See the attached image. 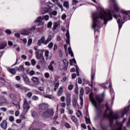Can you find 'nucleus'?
I'll return each mask as SVG.
<instances>
[{
  "label": "nucleus",
  "mask_w": 130,
  "mask_h": 130,
  "mask_svg": "<svg viewBox=\"0 0 130 130\" xmlns=\"http://www.w3.org/2000/svg\"><path fill=\"white\" fill-rule=\"evenodd\" d=\"M109 4L110 6V10L107 12L105 11L104 8L103 7H99L98 10L99 12H93L92 15V28L94 30V36L97 38L96 36V32L99 33V29L101 27V22L100 20H103L105 25L107 24L109 21L112 20V15L114 18L117 20L118 25L119 31H120L122 25L124 24L125 21H127V17H130V11H125L124 10H121L122 18L120 15H114V11L112 9H114L116 12H118L120 10V8L118 6V4L116 3V0H109Z\"/></svg>",
  "instance_id": "f257e3e1"
},
{
  "label": "nucleus",
  "mask_w": 130,
  "mask_h": 130,
  "mask_svg": "<svg viewBox=\"0 0 130 130\" xmlns=\"http://www.w3.org/2000/svg\"><path fill=\"white\" fill-rule=\"evenodd\" d=\"M104 96H105L104 93L102 94L101 95L96 94L95 100L94 96H93V92H91L89 94V99L96 109L98 110L100 108V103L103 101V97H104Z\"/></svg>",
  "instance_id": "f03ea898"
},
{
  "label": "nucleus",
  "mask_w": 130,
  "mask_h": 130,
  "mask_svg": "<svg viewBox=\"0 0 130 130\" xmlns=\"http://www.w3.org/2000/svg\"><path fill=\"white\" fill-rule=\"evenodd\" d=\"M105 107L106 108V112L108 111L109 114H105L104 115V117L105 118H108L111 124L112 123V122H113V120H114V119L117 120V119H119V118H120V116H119L118 114H115L113 115V112L110 107H109V106H108V104H105Z\"/></svg>",
  "instance_id": "7ed1b4c3"
},
{
  "label": "nucleus",
  "mask_w": 130,
  "mask_h": 130,
  "mask_svg": "<svg viewBox=\"0 0 130 130\" xmlns=\"http://www.w3.org/2000/svg\"><path fill=\"white\" fill-rule=\"evenodd\" d=\"M110 87V93L111 94V96H112V99L113 100L114 99V96L115 94L114 93V91L113 90V88H112V84H111V80H109L106 83H103L102 84H99V86L102 87V88H106L107 87V85H108Z\"/></svg>",
  "instance_id": "20e7f679"
},
{
  "label": "nucleus",
  "mask_w": 130,
  "mask_h": 130,
  "mask_svg": "<svg viewBox=\"0 0 130 130\" xmlns=\"http://www.w3.org/2000/svg\"><path fill=\"white\" fill-rule=\"evenodd\" d=\"M31 104V101L28 102L26 99H24V104H23V111L25 113L28 112V110L30 109V104Z\"/></svg>",
  "instance_id": "39448f33"
},
{
  "label": "nucleus",
  "mask_w": 130,
  "mask_h": 130,
  "mask_svg": "<svg viewBox=\"0 0 130 130\" xmlns=\"http://www.w3.org/2000/svg\"><path fill=\"white\" fill-rule=\"evenodd\" d=\"M54 112L52 110H48L43 114V116L45 118H50L53 116Z\"/></svg>",
  "instance_id": "423d86ee"
},
{
  "label": "nucleus",
  "mask_w": 130,
  "mask_h": 130,
  "mask_svg": "<svg viewBox=\"0 0 130 130\" xmlns=\"http://www.w3.org/2000/svg\"><path fill=\"white\" fill-rule=\"evenodd\" d=\"M80 95L79 96L80 99V106H83V104H84V99H83V95H84V93H85V89L83 87H81L80 90Z\"/></svg>",
  "instance_id": "0eeeda50"
},
{
  "label": "nucleus",
  "mask_w": 130,
  "mask_h": 130,
  "mask_svg": "<svg viewBox=\"0 0 130 130\" xmlns=\"http://www.w3.org/2000/svg\"><path fill=\"white\" fill-rule=\"evenodd\" d=\"M8 46V43L4 39L0 40V50L5 49Z\"/></svg>",
  "instance_id": "6e6552de"
},
{
  "label": "nucleus",
  "mask_w": 130,
  "mask_h": 130,
  "mask_svg": "<svg viewBox=\"0 0 130 130\" xmlns=\"http://www.w3.org/2000/svg\"><path fill=\"white\" fill-rule=\"evenodd\" d=\"M36 57L37 59H39L41 57L44 56L43 55V50H41L40 51H37V52H35Z\"/></svg>",
  "instance_id": "1a4fd4ad"
},
{
  "label": "nucleus",
  "mask_w": 130,
  "mask_h": 130,
  "mask_svg": "<svg viewBox=\"0 0 130 130\" xmlns=\"http://www.w3.org/2000/svg\"><path fill=\"white\" fill-rule=\"evenodd\" d=\"M71 93H67V99H66V104L67 106L69 107V106H71Z\"/></svg>",
  "instance_id": "9d476101"
},
{
  "label": "nucleus",
  "mask_w": 130,
  "mask_h": 130,
  "mask_svg": "<svg viewBox=\"0 0 130 130\" xmlns=\"http://www.w3.org/2000/svg\"><path fill=\"white\" fill-rule=\"evenodd\" d=\"M94 77H95V71H92L91 72V83L92 84L88 83V86H90L91 88H93L94 86V83L93 84V81H94Z\"/></svg>",
  "instance_id": "9b49d317"
},
{
  "label": "nucleus",
  "mask_w": 130,
  "mask_h": 130,
  "mask_svg": "<svg viewBox=\"0 0 130 130\" xmlns=\"http://www.w3.org/2000/svg\"><path fill=\"white\" fill-rule=\"evenodd\" d=\"M128 110H129V106H127L125 109L121 110V113H122V117H123V116L127 113Z\"/></svg>",
  "instance_id": "f8f14e48"
},
{
  "label": "nucleus",
  "mask_w": 130,
  "mask_h": 130,
  "mask_svg": "<svg viewBox=\"0 0 130 130\" xmlns=\"http://www.w3.org/2000/svg\"><path fill=\"white\" fill-rule=\"evenodd\" d=\"M73 105L74 108H77V107L78 106V97L74 98L73 100Z\"/></svg>",
  "instance_id": "ddd939ff"
},
{
  "label": "nucleus",
  "mask_w": 130,
  "mask_h": 130,
  "mask_svg": "<svg viewBox=\"0 0 130 130\" xmlns=\"http://www.w3.org/2000/svg\"><path fill=\"white\" fill-rule=\"evenodd\" d=\"M39 107L40 109H43L44 110L45 109H47L48 108V105L47 104L43 103L39 105Z\"/></svg>",
  "instance_id": "4468645a"
},
{
  "label": "nucleus",
  "mask_w": 130,
  "mask_h": 130,
  "mask_svg": "<svg viewBox=\"0 0 130 130\" xmlns=\"http://www.w3.org/2000/svg\"><path fill=\"white\" fill-rule=\"evenodd\" d=\"M8 102L7 101V99L4 96L0 98V106H2L3 104H7Z\"/></svg>",
  "instance_id": "2eb2a0df"
},
{
  "label": "nucleus",
  "mask_w": 130,
  "mask_h": 130,
  "mask_svg": "<svg viewBox=\"0 0 130 130\" xmlns=\"http://www.w3.org/2000/svg\"><path fill=\"white\" fill-rule=\"evenodd\" d=\"M21 35H28L30 34V30H29V28H27L26 29H23L21 31Z\"/></svg>",
  "instance_id": "dca6fc26"
},
{
  "label": "nucleus",
  "mask_w": 130,
  "mask_h": 130,
  "mask_svg": "<svg viewBox=\"0 0 130 130\" xmlns=\"http://www.w3.org/2000/svg\"><path fill=\"white\" fill-rule=\"evenodd\" d=\"M63 89H64V87L63 86H61L59 88L58 91V96H61L62 95V93H63Z\"/></svg>",
  "instance_id": "f3484780"
},
{
  "label": "nucleus",
  "mask_w": 130,
  "mask_h": 130,
  "mask_svg": "<svg viewBox=\"0 0 130 130\" xmlns=\"http://www.w3.org/2000/svg\"><path fill=\"white\" fill-rule=\"evenodd\" d=\"M1 127H3L4 129H7L8 126V123L6 120H4L2 123L1 124Z\"/></svg>",
  "instance_id": "a211bd4d"
},
{
  "label": "nucleus",
  "mask_w": 130,
  "mask_h": 130,
  "mask_svg": "<svg viewBox=\"0 0 130 130\" xmlns=\"http://www.w3.org/2000/svg\"><path fill=\"white\" fill-rule=\"evenodd\" d=\"M48 12H50V9L49 8H45L41 10V14H47Z\"/></svg>",
  "instance_id": "6ab92c4d"
},
{
  "label": "nucleus",
  "mask_w": 130,
  "mask_h": 130,
  "mask_svg": "<svg viewBox=\"0 0 130 130\" xmlns=\"http://www.w3.org/2000/svg\"><path fill=\"white\" fill-rule=\"evenodd\" d=\"M15 70L17 72H24V67L22 66H20L19 67H16Z\"/></svg>",
  "instance_id": "aec40b11"
},
{
  "label": "nucleus",
  "mask_w": 130,
  "mask_h": 130,
  "mask_svg": "<svg viewBox=\"0 0 130 130\" xmlns=\"http://www.w3.org/2000/svg\"><path fill=\"white\" fill-rule=\"evenodd\" d=\"M66 36L67 38L66 40V42L68 44L70 45V32L69 31V30H67Z\"/></svg>",
  "instance_id": "412c9836"
},
{
  "label": "nucleus",
  "mask_w": 130,
  "mask_h": 130,
  "mask_svg": "<svg viewBox=\"0 0 130 130\" xmlns=\"http://www.w3.org/2000/svg\"><path fill=\"white\" fill-rule=\"evenodd\" d=\"M44 97H45V98H48V99H51L52 100H53V99H55V97L53 95H48V94H46L44 95Z\"/></svg>",
  "instance_id": "4be33fe9"
},
{
  "label": "nucleus",
  "mask_w": 130,
  "mask_h": 130,
  "mask_svg": "<svg viewBox=\"0 0 130 130\" xmlns=\"http://www.w3.org/2000/svg\"><path fill=\"white\" fill-rule=\"evenodd\" d=\"M23 78L25 83H27V84L30 83V79H29V78H28L27 75H23Z\"/></svg>",
  "instance_id": "5701e85b"
},
{
  "label": "nucleus",
  "mask_w": 130,
  "mask_h": 130,
  "mask_svg": "<svg viewBox=\"0 0 130 130\" xmlns=\"http://www.w3.org/2000/svg\"><path fill=\"white\" fill-rule=\"evenodd\" d=\"M43 20V17L41 16H39L35 20V23H39L40 22H42Z\"/></svg>",
  "instance_id": "b1692460"
},
{
  "label": "nucleus",
  "mask_w": 130,
  "mask_h": 130,
  "mask_svg": "<svg viewBox=\"0 0 130 130\" xmlns=\"http://www.w3.org/2000/svg\"><path fill=\"white\" fill-rule=\"evenodd\" d=\"M71 119L72 121H73V122H74L75 123H78V122H79L78 119L77 118V117H76V116H71Z\"/></svg>",
  "instance_id": "393cba45"
},
{
  "label": "nucleus",
  "mask_w": 130,
  "mask_h": 130,
  "mask_svg": "<svg viewBox=\"0 0 130 130\" xmlns=\"http://www.w3.org/2000/svg\"><path fill=\"white\" fill-rule=\"evenodd\" d=\"M32 81L34 82V83L37 84L39 82V78L36 77H33L32 78Z\"/></svg>",
  "instance_id": "a878e982"
},
{
  "label": "nucleus",
  "mask_w": 130,
  "mask_h": 130,
  "mask_svg": "<svg viewBox=\"0 0 130 130\" xmlns=\"http://www.w3.org/2000/svg\"><path fill=\"white\" fill-rule=\"evenodd\" d=\"M8 72H9V73H10V74H12L13 75H15V74H16V69L15 68H11L10 69H8Z\"/></svg>",
  "instance_id": "bb28decb"
},
{
  "label": "nucleus",
  "mask_w": 130,
  "mask_h": 130,
  "mask_svg": "<svg viewBox=\"0 0 130 130\" xmlns=\"http://www.w3.org/2000/svg\"><path fill=\"white\" fill-rule=\"evenodd\" d=\"M63 7L66 8V9H69L70 8V6H69V2H68V1H64L63 3Z\"/></svg>",
  "instance_id": "cd10ccee"
},
{
  "label": "nucleus",
  "mask_w": 130,
  "mask_h": 130,
  "mask_svg": "<svg viewBox=\"0 0 130 130\" xmlns=\"http://www.w3.org/2000/svg\"><path fill=\"white\" fill-rule=\"evenodd\" d=\"M41 40L42 41V43L44 44V45H46L47 44V40L45 41V37H42L41 39Z\"/></svg>",
  "instance_id": "c85d7f7f"
},
{
  "label": "nucleus",
  "mask_w": 130,
  "mask_h": 130,
  "mask_svg": "<svg viewBox=\"0 0 130 130\" xmlns=\"http://www.w3.org/2000/svg\"><path fill=\"white\" fill-rule=\"evenodd\" d=\"M56 5V6H57V7H58L60 9H61V12H63V8L62 7V5L60 4V2H59V1L57 2Z\"/></svg>",
  "instance_id": "c756f323"
},
{
  "label": "nucleus",
  "mask_w": 130,
  "mask_h": 130,
  "mask_svg": "<svg viewBox=\"0 0 130 130\" xmlns=\"http://www.w3.org/2000/svg\"><path fill=\"white\" fill-rule=\"evenodd\" d=\"M45 56L46 57V59L47 60L48 59V56H49V51L46 50L45 51Z\"/></svg>",
  "instance_id": "7c9ffc66"
},
{
  "label": "nucleus",
  "mask_w": 130,
  "mask_h": 130,
  "mask_svg": "<svg viewBox=\"0 0 130 130\" xmlns=\"http://www.w3.org/2000/svg\"><path fill=\"white\" fill-rule=\"evenodd\" d=\"M43 20H45V21H48L49 20V15H45L42 16Z\"/></svg>",
  "instance_id": "2f4dec72"
},
{
  "label": "nucleus",
  "mask_w": 130,
  "mask_h": 130,
  "mask_svg": "<svg viewBox=\"0 0 130 130\" xmlns=\"http://www.w3.org/2000/svg\"><path fill=\"white\" fill-rule=\"evenodd\" d=\"M68 52L69 54H71V56L72 57L74 56V53H73V51H72V49L71 48V47H69L68 48Z\"/></svg>",
  "instance_id": "473e14b6"
},
{
  "label": "nucleus",
  "mask_w": 130,
  "mask_h": 130,
  "mask_svg": "<svg viewBox=\"0 0 130 130\" xmlns=\"http://www.w3.org/2000/svg\"><path fill=\"white\" fill-rule=\"evenodd\" d=\"M36 29V26H32L31 27V28H28V30H29V34L32 33V32H34V31H35Z\"/></svg>",
  "instance_id": "72a5a7b5"
},
{
  "label": "nucleus",
  "mask_w": 130,
  "mask_h": 130,
  "mask_svg": "<svg viewBox=\"0 0 130 130\" xmlns=\"http://www.w3.org/2000/svg\"><path fill=\"white\" fill-rule=\"evenodd\" d=\"M57 26H58V23L57 22H54L53 24V30H56Z\"/></svg>",
  "instance_id": "f704fd0d"
},
{
  "label": "nucleus",
  "mask_w": 130,
  "mask_h": 130,
  "mask_svg": "<svg viewBox=\"0 0 130 130\" xmlns=\"http://www.w3.org/2000/svg\"><path fill=\"white\" fill-rule=\"evenodd\" d=\"M46 5L49 8L53 7V4L51 2H48L46 3Z\"/></svg>",
  "instance_id": "c9c22d12"
},
{
  "label": "nucleus",
  "mask_w": 130,
  "mask_h": 130,
  "mask_svg": "<svg viewBox=\"0 0 130 130\" xmlns=\"http://www.w3.org/2000/svg\"><path fill=\"white\" fill-rule=\"evenodd\" d=\"M73 63H77V61H76V59H75V58L70 60V66H73Z\"/></svg>",
  "instance_id": "e433bc0d"
},
{
  "label": "nucleus",
  "mask_w": 130,
  "mask_h": 130,
  "mask_svg": "<svg viewBox=\"0 0 130 130\" xmlns=\"http://www.w3.org/2000/svg\"><path fill=\"white\" fill-rule=\"evenodd\" d=\"M33 42V40L32 39H29L27 42V46H30L31 44H32V42Z\"/></svg>",
  "instance_id": "4c0bfd02"
},
{
  "label": "nucleus",
  "mask_w": 130,
  "mask_h": 130,
  "mask_svg": "<svg viewBox=\"0 0 130 130\" xmlns=\"http://www.w3.org/2000/svg\"><path fill=\"white\" fill-rule=\"evenodd\" d=\"M76 115H77V117H80V116H81V115H82V112H81V111L78 110L77 111V112L76 113Z\"/></svg>",
  "instance_id": "58836bf2"
},
{
  "label": "nucleus",
  "mask_w": 130,
  "mask_h": 130,
  "mask_svg": "<svg viewBox=\"0 0 130 130\" xmlns=\"http://www.w3.org/2000/svg\"><path fill=\"white\" fill-rule=\"evenodd\" d=\"M58 87H59V83H55V86H54V91H56V90H57V88H58Z\"/></svg>",
  "instance_id": "ea45409f"
},
{
  "label": "nucleus",
  "mask_w": 130,
  "mask_h": 130,
  "mask_svg": "<svg viewBox=\"0 0 130 130\" xmlns=\"http://www.w3.org/2000/svg\"><path fill=\"white\" fill-rule=\"evenodd\" d=\"M63 62L64 65L65 66V67H68V66H69V62H68L67 59H64L63 60Z\"/></svg>",
  "instance_id": "a19ab883"
},
{
  "label": "nucleus",
  "mask_w": 130,
  "mask_h": 130,
  "mask_svg": "<svg viewBox=\"0 0 130 130\" xmlns=\"http://www.w3.org/2000/svg\"><path fill=\"white\" fill-rule=\"evenodd\" d=\"M85 120H86V123L87 124H91V120H90V119L87 118V117H85Z\"/></svg>",
  "instance_id": "79ce46f5"
},
{
  "label": "nucleus",
  "mask_w": 130,
  "mask_h": 130,
  "mask_svg": "<svg viewBox=\"0 0 130 130\" xmlns=\"http://www.w3.org/2000/svg\"><path fill=\"white\" fill-rule=\"evenodd\" d=\"M39 59H40V61L42 63H43V62L45 61V60H44V56H43V57H41V58H39Z\"/></svg>",
  "instance_id": "37998d69"
},
{
  "label": "nucleus",
  "mask_w": 130,
  "mask_h": 130,
  "mask_svg": "<svg viewBox=\"0 0 130 130\" xmlns=\"http://www.w3.org/2000/svg\"><path fill=\"white\" fill-rule=\"evenodd\" d=\"M76 72L77 73V76L79 77L80 76V74H79V67L78 66H76Z\"/></svg>",
  "instance_id": "c03bdc74"
},
{
  "label": "nucleus",
  "mask_w": 130,
  "mask_h": 130,
  "mask_svg": "<svg viewBox=\"0 0 130 130\" xmlns=\"http://www.w3.org/2000/svg\"><path fill=\"white\" fill-rule=\"evenodd\" d=\"M60 100L61 102H64V101H66V96H61L60 98Z\"/></svg>",
  "instance_id": "a18cd8bd"
},
{
  "label": "nucleus",
  "mask_w": 130,
  "mask_h": 130,
  "mask_svg": "<svg viewBox=\"0 0 130 130\" xmlns=\"http://www.w3.org/2000/svg\"><path fill=\"white\" fill-rule=\"evenodd\" d=\"M39 23L38 24V26H42V27L43 28L44 26V23L45 22L43 21H41L40 22H39Z\"/></svg>",
  "instance_id": "49530a36"
},
{
  "label": "nucleus",
  "mask_w": 130,
  "mask_h": 130,
  "mask_svg": "<svg viewBox=\"0 0 130 130\" xmlns=\"http://www.w3.org/2000/svg\"><path fill=\"white\" fill-rule=\"evenodd\" d=\"M52 26V22L50 21L47 24V28H51V26Z\"/></svg>",
  "instance_id": "de8ad7c7"
},
{
  "label": "nucleus",
  "mask_w": 130,
  "mask_h": 130,
  "mask_svg": "<svg viewBox=\"0 0 130 130\" xmlns=\"http://www.w3.org/2000/svg\"><path fill=\"white\" fill-rule=\"evenodd\" d=\"M44 76L46 79H48L50 77V75L48 73H46L44 74Z\"/></svg>",
  "instance_id": "09e8293b"
},
{
  "label": "nucleus",
  "mask_w": 130,
  "mask_h": 130,
  "mask_svg": "<svg viewBox=\"0 0 130 130\" xmlns=\"http://www.w3.org/2000/svg\"><path fill=\"white\" fill-rule=\"evenodd\" d=\"M52 40V37L51 36H49L47 39V44L49 43L50 41H51Z\"/></svg>",
  "instance_id": "8fccbe9b"
},
{
  "label": "nucleus",
  "mask_w": 130,
  "mask_h": 130,
  "mask_svg": "<svg viewBox=\"0 0 130 130\" xmlns=\"http://www.w3.org/2000/svg\"><path fill=\"white\" fill-rule=\"evenodd\" d=\"M48 68L49 71H51V72H53V66H52V65H49Z\"/></svg>",
  "instance_id": "3c124183"
},
{
  "label": "nucleus",
  "mask_w": 130,
  "mask_h": 130,
  "mask_svg": "<svg viewBox=\"0 0 130 130\" xmlns=\"http://www.w3.org/2000/svg\"><path fill=\"white\" fill-rule=\"evenodd\" d=\"M74 88V85H69L68 86V89L69 90H70V91H71V90H73V89Z\"/></svg>",
  "instance_id": "603ef678"
},
{
  "label": "nucleus",
  "mask_w": 130,
  "mask_h": 130,
  "mask_svg": "<svg viewBox=\"0 0 130 130\" xmlns=\"http://www.w3.org/2000/svg\"><path fill=\"white\" fill-rule=\"evenodd\" d=\"M48 47L49 48H52V47H53V43L52 42L50 43L48 45Z\"/></svg>",
  "instance_id": "864d4df0"
},
{
  "label": "nucleus",
  "mask_w": 130,
  "mask_h": 130,
  "mask_svg": "<svg viewBox=\"0 0 130 130\" xmlns=\"http://www.w3.org/2000/svg\"><path fill=\"white\" fill-rule=\"evenodd\" d=\"M60 107L62 108H66V103H61L60 104Z\"/></svg>",
  "instance_id": "5fc2aeb1"
},
{
  "label": "nucleus",
  "mask_w": 130,
  "mask_h": 130,
  "mask_svg": "<svg viewBox=\"0 0 130 130\" xmlns=\"http://www.w3.org/2000/svg\"><path fill=\"white\" fill-rule=\"evenodd\" d=\"M9 120H10V121H11L12 122H13V121H14L15 120V118H14V116H11L9 117Z\"/></svg>",
  "instance_id": "6e6d98bb"
},
{
  "label": "nucleus",
  "mask_w": 130,
  "mask_h": 130,
  "mask_svg": "<svg viewBox=\"0 0 130 130\" xmlns=\"http://www.w3.org/2000/svg\"><path fill=\"white\" fill-rule=\"evenodd\" d=\"M89 92H90V88L89 87H86L85 88L86 94H89Z\"/></svg>",
  "instance_id": "4d7b16f0"
},
{
  "label": "nucleus",
  "mask_w": 130,
  "mask_h": 130,
  "mask_svg": "<svg viewBox=\"0 0 130 130\" xmlns=\"http://www.w3.org/2000/svg\"><path fill=\"white\" fill-rule=\"evenodd\" d=\"M64 126L67 128H71V125L69 124V123H64Z\"/></svg>",
  "instance_id": "13d9d810"
},
{
  "label": "nucleus",
  "mask_w": 130,
  "mask_h": 130,
  "mask_svg": "<svg viewBox=\"0 0 130 130\" xmlns=\"http://www.w3.org/2000/svg\"><path fill=\"white\" fill-rule=\"evenodd\" d=\"M62 20H66L67 19V15L66 14H63L61 16Z\"/></svg>",
  "instance_id": "bf43d9fd"
},
{
  "label": "nucleus",
  "mask_w": 130,
  "mask_h": 130,
  "mask_svg": "<svg viewBox=\"0 0 130 130\" xmlns=\"http://www.w3.org/2000/svg\"><path fill=\"white\" fill-rule=\"evenodd\" d=\"M29 75H30V76L34 75H35V72H34L33 70L30 71L29 73Z\"/></svg>",
  "instance_id": "052dcab7"
},
{
  "label": "nucleus",
  "mask_w": 130,
  "mask_h": 130,
  "mask_svg": "<svg viewBox=\"0 0 130 130\" xmlns=\"http://www.w3.org/2000/svg\"><path fill=\"white\" fill-rule=\"evenodd\" d=\"M14 111L13 110H9L7 112L8 114H11V115H13L14 114Z\"/></svg>",
  "instance_id": "680f3d73"
},
{
  "label": "nucleus",
  "mask_w": 130,
  "mask_h": 130,
  "mask_svg": "<svg viewBox=\"0 0 130 130\" xmlns=\"http://www.w3.org/2000/svg\"><path fill=\"white\" fill-rule=\"evenodd\" d=\"M38 99H39V98L36 95H34L32 96V100L37 101Z\"/></svg>",
  "instance_id": "e2e57ef3"
},
{
  "label": "nucleus",
  "mask_w": 130,
  "mask_h": 130,
  "mask_svg": "<svg viewBox=\"0 0 130 130\" xmlns=\"http://www.w3.org/2000/svg\"><path fill=\"white\" fill-rule=\"evenodd\" d=\"M31 64H32V66H35L36 64V61H35V60L34 59H31Z\"/></svg>",
  "instance_id": "0e129e2a"
},
{
  "label": "nucleus",
  "mask_w": 130,
  "mask_h": 130,
  "mask_svg": "<svg viewBox=\"0 0 130 130\" xmlns=\"http://www.w3.org/2000/svg\"><path fill=\"white\" fill-rule=\"evenodd\" d=\"M20 40H21V41H23L24 44H26V43H27V39L26 38L20 39Z\"/></svg>",
  "instance_id": "69168bd1"
},
{
  "label": "nucleus",
  "mask_w": 130,
  "mask_h": 130,
  "mask_svg": "<svg viewBox=\"0 0 130 130\" xmlns=\"http://www.w3.org/2000/svg\"><path fill=\"white\" fill-rule=\"evenodd\" d=\"M6 33H7V34H12V31L10 29H6L5 30Z\"/></svg>",
  "instance_id": "338daca9"
},
{
  "label": "nucleus",
  "mask_w": 130,
  "mask_h": 130,
  "mask_svg": "<svg viewBox=\"0 0 130 130\" xmlns=\"http://www.w3.org/2000/svg\"><path fill=\"white\" fill-rule=\"evenodd\" d=\"M0 110H1V111H3V112H6V111H7V108H1Z\"/></svg>",
  "instance_id": "774afa93"
}]
</instances>
